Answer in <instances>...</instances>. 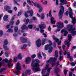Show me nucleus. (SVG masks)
Returning <instances> with one entry per match:
<instances>
[{
    "label": "nucleus",
    "mask_w": 76,
    "mask_h": 76,
    "mask_svg": "<svg viewBox=\"0 0 76 76\" xmlns=\"http://www.w3.org/2000/svg\"><path fill=\"white\" fill-rule=\"evenodd\" d=\"M16 72H15V75H18V74L19 73V72H20V70L21 69V68L20 67V64L19 63H18L17 64V67L16 68Z\"/></svg>",
    "instance_id": "nucleus-10"
},
{
    "label": "nucleus",
    "mask_w": 76,
    "mask_h": 76,
    "mask_svg": "<svg viewBox=\"0 0 76 76\" xmlns=\"http://www.w3.org/2000/svg\"><path fill=\"white\" fill-rule=\"evenodd\" d=\"M18 58L19 59H20V60H21L22 59V55H21V54H20L18 55Z\"/></svg>",
    "instance_id": "nucleus-36"
},
{
    "label": "nucleus",
    "mask_w": 76,
    "mask_h": 76,
    "mask_svg": "<svg viewBox=\"0 0 76 76\" xmlns=\"http://www.w3.org/2000/svg\"><path fill=\"white\" fill-rule=\"evenodd\" d=\"M5 70H6V69L4 68H1L0 69V73H2Z\"/></svg>",
    "instance_id": "nucleus-33"
},
{
    "label": "nucleus",
    "mask_w": 76,
    "mask_h": 76,
    "mask_svg": "<svg viewBox=\"0 0 76 76\" xmlns=\"http://www.w3.org/2000/svg\"><path fill=\"white\" fill-rule=\"evenodd\" d=\"M31 3H33L34 4V6H35V7H36L37 6V5L38 4V3H34V2H33V1H31Z\"/></svg>",
    "instance_id": "nucleus-38"
},
{
    "label": "nucleus",
    "mask_w": 76,
    "mask_h": 76,
    "mask_svg": "<svg viewBox=\"0 0 76 76\" xmlns=\"http://www.w3.org/2000/svg\"><path fill=\"white\" fill-rule=\"evenodd\" d=\"M12 59H10V60H9L7 58H6L5 59H4L3 60V61H5L6 63H8V66L9 68H11V67L10 66H13V64L12 63Z\"/></svg>",
    "instance_id": "nucleus-8"
},
{
    "label": "nucleus",
    "mask_w": 76,
    "mask_h": 76,
    "mask_svg": "<svg viewBox=\"0 0 76 76\" xmlns=\"http://www.w3.org/2000/svg\"><path fill=\"white\" fill-rule=\"evenodd\" d=\"M31 73V70H26L24 73L22 74V76H26L27 74H28V75H30Z\"/></svg>",
    "instance_id": "nucleus-15"
},
{
    "label": "nucleus",
    "mask_w": 76,
    "mask_h": 76,
    "mask_svg": "<svg viewBox=\"0 0 76 76\" xmlns=\"http://www.w3.org/2000/svg\"><path fill=\"white\" fill-rule=\"evenodd\" d=\"M8 18H9L8 15H5L3 17V20L4 21H7V20H8Z\"/></svg>",
    "instance_id": "nucleus-21"
},
{
    "label": "nucleus",
    "mask_w": 76,
    "mask_h": 76,
    "mask_svg": "<svg viewBox=\"0 0 76 76\" xmlns=\"http://www.w3.org/2000/svg\"><path fill=\"white\" fill-rule=\"evenodd\" d=\"M54 19L53 18H51V22L52 24H55L56 23V21H54Z\"/></svg>",
    "instance_id": "nucleus-27"
},
{
    "label": "nucleus",
    "mask_w": 76,
    "mask_h": 76,
    "mask_svg": "<svg viewBox=\"0 0 76 76\" xmlns=\"http://www.w3.org/2000/svg\"><path fill=\"white\" fill-rule=\"evenodd\" d=\"M36 44L37 47H41V40L38 39L36 42Z\"/></svg>",
    "instance_id": "nucleus-16"
},
{
    "label": "nucleus",
    "mask_w": 76,
    "mask_h": 76,
    "mask_svg": "<svg viewBox=\"0 0 76 76\" xmlns=\"http://www.w3.org/2000/svg\"><path fill=\"white\" fill-rule=\"evenodd\" d=\"M72 37L71 35V34H69L68 36V40H66V43L67 45V47H70V42L71 41V39Z\"/></svg>",
    "instance_id": "nucleus-9"
},
{
    "label": "nucleus",
    "mask_w": 76,
    "mask_h": 76,
    "mask_svg": "<svg viewBox=\"0 0 76 76\" xmlns=\"http://www.w3.org/2000/svg\"><path fill=\"white\" fill-rule=\"evenodd\" d=\"M57 64L56 66V67H57V66H58V65H59V61H57Z\"/></svg>",
    "instance_id": "nucleus-59"
},
{
    "label": "nucleus",
    "mask_w": 76,
    "mask_h": 76,
    "mask_svg": "<svg viewBox=\"0 0 76 76\" xmlns=\"http://www.w3.org/2000/svg\"><path fill=\"white\" fill-rule=\"evenodd\" d=\"M38 57L39 58H42V56H41L40 53H38Z\"/></svg>",
    "instance_id": "nucleus-39"
},
{
    "label": "nucleus",
    "mask_w": 76,
    "mask_h": 76,
    "mask_svg": "<svg viewBox=\"0 0 76 76\" xmlns=\"http://www.w3.org/2000/svg\"><path fill=\"white\" fill-rule=\"evenodd\" d=\"M56 27L58 29L55 30V32H59L60 31V28H63L64 27V25H63V23L61 22H59L58 23L56 24Z\"/></svg>",
    "instance_id": "nucleus-6"
},
{
    "label": "nucleus",
    "mask_w": 76,
    "mask_h": 76,
    "mask_svg": "<svg viewBox=\"0 0 76 76\" xmlns=\"http://www.w3.org/2000/svg\"><path fill=\"white\" fill-rule=\"evenodd\" d=\"M65 15H68V12H66L65 13Z\"/></svg>",
    "instance_id": "nucleus-63"
},
{
    "label": "nucleus",
    "mask_w": 76,
    "mask_h": 76,
    "mask_svg": "<svg viewBox=\"0 0 76 76\" xmlns=\"http://www.w3.org/2000/svg\"><path fill=\"white\" fill-rule=\"evenodd\" d=\"M42 54L44 56V57L45 58H46V57H47L46 55H45V53H42Z\"/></svg>",
    "instance_id": "nucleus-43"
},
{
    "label": "nucleus",
    "mask_w": 76,
    "mask_h": 76,
    "mask_svg": "<svg viewBox=\"0 0 76 76\" xmlns=\"http://www.w3.org/2000/svg\"><path fill=\"white\" fill-rule=\"evenodd\" d=\"M69 17L72 19V22L73 23L74 25H75V23H76V20L75 18H73V13H72V10L71 8H69Z\"/></svg>",
    "instance_id": "nucleus-7"
},
{
    "label": "nucleus",
    "mask_w": 76,
    "mask_h": 76,
    "mask_svg": "<svg viewBox=\"0 0 76 76\" xmlns=\"http://www.w3.org/2000/svg\"><path fill=\"white\" fill-rule=\"evenodd\" d=\"M16 0H17L18 1H20V0H15L14 1V2L15 4H17L18 6H19V4L17 3V1Z\"/></svg>",
    "instance_id": "nucleus-31"
},
{
    "label": "nucleus",
    "mask_w": 76,
    "mask_h": 76,
    "mask_svg": "<svg viewBox=\"0 0 76 76\" xmlns=\"http://www.w3.org/2000/svg\"><path fill=\"white\" fill-rule=\"evenodd\" d=\"M60 5L62 10H61V9H60L58 15L59 16V19H61V18L63 17V15L64 13V8L63 7V6L62 5H63L62 3H60Z\"/></svg>",
    "instance_id": "nucleus-4"
},
{
    "label": "nucleus",
    "mask_w": 76,
    "mask_h": 76,
    "mask_svg": "<svg viewBox=\"0 0 76 76\" xmlns=\"http://www.w3.org/2000/svg\"><path fill=\"white\" fill-rule=\"evenodd\" d=\"M27 28V26H26L25 25H23L21 27V28L22 29V30L25 29H26Z\"/></svg>",
    "instance_id": "nucleus-30"
},
{
    "label": "nucleus",
    "mask_w": 76,
    "mask_h": 76,
    "mask_svg": "<svg viewBox=\"0 0 76 76\" xmlns=\"http://www.w3.org/2000/svg\"><path fill=\"white\" fill-rule=\"evenodd\" d=\"M61 3H62L63 4H67V1L66 0H61L60 1Z\"/></svg>",
    "instance_id": "nucleus-26"
},
{
    "label": "nucleus",
    "mask_w": 76,
    "mask_h": 76,
    "mask_svg": "<svg viewBox=\"0 0 76 76\" xmlns=\"http://www.w3.org/2000/svg\"><path fill=\"white\" fill-rule=\"evenodd\" d=\"M53 38L56 42L58 43V45H61V41L59 40L54 35L53 36Z\"/></svg>",
    "instance_id": "nucleus-14"
},
{
    "label": "nucleus",
    "mask_w": 76,
    "mask_h": 76,
    "mask_svg": "<svg viewBox=\"0 0 76 76\" xmlns=\"http://www.w3.org/2000/svg\"><path fill=\"white\" fill-rule=\"evenodd\" d=\"M27 3L28 4H31V1H30V0H27Z\"/></svg>",
    "instance_id": "nucleus-52"
},
{
    "label": "nucleus",
    "mask_w": 76,
    "mask_h": 76,
    "mask_svg": "<svg viewBox=\"0 0 76 76\" xmlns=\"http://www.w3.org/2000/svg\"><path fill=\"white\" fill-rule=\"evenodd\" d=\"M31 58H34L35 57H36V55H35V54H34L33 55H32L31 56Z\"/></svg>",
    "instance_id": "nucleus-48"
},
{
    "label": "nucleus",
    "mask_w": 76,
    "mask_h": 76,
    "mask_svg": "<svg viewBox=\"0 0 76 76\" xmlns=\"http://www.w3.org/2000/svg\"><path fill=\"white\" fill-rule=\"evenodd\" d=\"M29 20L28 18H27L26 21V25L28 23V22H29Z\"/></svg>",
    "instance_id": "nucleus-44"
},
{
    "label": "nucleus",
    "mask_w": 76,
    "mask_h": 76,
    "mask_svg": "<svg viewBox=\"0 0 76 76\" xmlns=\"http://www.w3.org/2000/svg\"><path fill=\"white\" fill-rule=\"evenodd\" d=\"M20 39L23 42H26L27 41V39L23 37H21Z\"/></svg>",
    "instance_id": "nucleus-20"
},
{
    "label": "nucleus",
    "mask_w": 76,
    "mask_h": 76,
    "mask_svg": "<svg viewBox=\"0 0 76 76\" xmlns=\"http://www.w3.org/2000/svg\"><path fill=\"white\" fill-rule=\"evenodd\" d=\"M47 40H48L47 39H42V45H44L45 44V41H46Z\"/></svg>",
    "instance_id": "nucleus-25"
},
{
    "label": "nucleus",
    "mask_w": 76,
    "mask_h": 76,
    "mask_svg": "<svg viewBox=\"0 0 76 76\" xmlns=\"http://www.w3.org/2000/svg\"><path fill=\"white\" fill-rule=\"evenodd\" d=\"M62 54H63V52L62 51H60V56L59 57V59L61 61V60H63V56L61 55H62Z\"/></svg>",
    "instance_id": "nucleus-19"
},
{
    "label": "nucleus",
    "mask_w": 76,
    "mask_h": 76,
    "mask_svg": "<svg viewBox=\"0 0 76 76\" xmlns=\"http://www.w3.org/2000/svg\"><path fill=\"white\" fill-rule=\"evenodd\" d=\"M65 23H68V21L67 20H65L64 22Z\"/></svg>",
    "instance_id": "nucleus-64"
},
{
    "label": "nucleus",
    "mask_w": 76,
    "mask_h": 76,
    "mask_svg": "<svg viewBox=\"0 0 76 76\" xmlns=\"http://www.w3.org/2000/svg\"><path fill=\"white\" fill-rule=\"evenodd\" d=\"M56 3L57 5H58V0H56Z\"/></svg>",
    "instance_id": "nucleus-57"
},
{
    "label": "nucleus",
    "mask_w": 76,
    "mask_h": 76,
    "mask_svg": "<svg viewBox=\"0 0 76 76\" xmlns=\"http://www.w3.org/2000/svg\"><path fill=\"white\" fill-rule=\"evenodd\" d=\"M67 70L64 69V73L65 75H67Z\"/></svg>",
    "instance_id": "nucleus-49"
},
{
    "label": "nucleus",
    "mask_w": 76,
    "mask_h": 76,
    "mask_svg": "<svg viewBox=\"0 0 76 76\" xmlns=\"http://www.w3.org/2000/svg\"><path fill=\"white\" fill-rule=\"evenodd\" d=\"M39 27L40 28V32H41L42 34V35H44V37L46 38V37H47V34L45 33H43L44 31V30L42 29H44V28H45L46 27L45 25L44 24H42L41 25L39 24Z\"/></svg>",
    "instance_id": "nucleus-5"
},
{
    "label": "nucleus",
    "mask_w": 76,
    "mask_h": 76,
    "mask_svg": "<svg viewBox=\"0 0 76 76\" xmlns=\"http://www.w3.org/2000/svg\"><path fill=\"white\" fill-rule=\"evenodd\" d=\"M8 13H12V10H9L8 11Z\"/></svg>",
    "instance_id": "nucleus-56"
},
{
    "label": "nucleus",
    "mask_w": 76,
    "mask_h": 76,
    "mask_svg": "<svg viewBox=\"0 0 76 76\" xmlns=\"http://www.w3.org/2000/svg\"><path fill=\"white\" fill-rule=\"evenodd\" d=\"M4 8L5 10L7 11L8 10H9V9H11V7L9 6L6 5L4 6Z\"/></svg>",
    "instance_id": "nucleus-22"
},
{
    "label": "nucleus",
    "mask_w": 76,
    "mask_h": 76,
    "mask_svg": "<svg viewBox=\"0 0 76 76\" xmlns=\"http://www.w3.org/2000/svg\"><path fill=\"white\" fill-rule=\"evenodd\" d=\"M26 2H24L23 3V6L25 7V5H26Z\"/></svg>",
    "instance_id": "nucleus-61"
},
{
    "label": "nucleus",
    "mask_w": 76,
    "mask_h": 76,
    "mask_svg": "<svg viewBox=\"0 0 76 76\" xmlns=\"http://www.w3.org/2000/svg\"><path fill=\"white\" fill-rule=\"evenodd\" d=\"M28 13L30 14V16H32L33 13V11H32V10H30V11H28L26 12H25V16L26 18H27V17H28V15H27Z\"/></svg>",
    "instance_id": "nucleus-12"
},
{
    "label": "nucleus",
    "mask_w": 76,
    "mask_h": 76,
    "mask_svg": "<svg viewBox=\"0 0 76 76\" xmlns=\"http://www.w3.org/2000/svg\"><path fill=\"white\" fill-rule=\"evenodd\" d=\"M40 62L37 59L32 61L31 63V66H34L32 68V69L34 72H37V71H40V69L39 68L36 67H39V63Z\"/></svg>",
    "instance_id": "nucleus-1"
},
{
    "label": "nucleus",
    "mask_w": 76,
    "mask_h": 76,
    "mask_svg": "<svg viewBox=\"0 0 76 76\" xmlns=\"http://www.w3.org/2000/svg\"><path fill=\"white\" fill-rule=\"evenodd\" d=\"M71 64V66H74L75 65V64H75V63H72Z\"/></svg>",
    "instance_id": "nucleus-55"
},
{
    "label": "nucleus",
    "mask_w": 76,
    "mask_h": 76,
    "mask_svg": "<svg viewBox=\"0 0 76 76\" xmlns=\"http://www.w3.org/2000/svg\"><path fill=\"white\" fill-rule=\"evenodd\" d=\"M17 59H18V58L16 57H15L14 58V60L15 61H17Z\"/></svg>",
    "instance_id": "nucleus-51"
},
{
    "label": "nucleus",
    "mask_w": 76,
    "mask_h": 76,
    "mask_svg": "<svg viewBox=\"0 0 76 76\" xmlns=\"http://www.w3.org/2000/svg\"><path fill=\"white\" fill-rule=\"evenodd\" d=\"M8 32H13V29L12 28H9L7 31Z\"/></svg>",
    "instance_id": "nucleus-29"
},
{
    "label": "nucleus",
    "mask_w": 76,
    "mask_h": 76,
    "mask_svg": "<svg viewBox=\"0 0 76 76\" xmlns=\"http://www.w3.org/2000/svg\"><path fill=\"white\" fill-rule=\"evenodd\" d=\"M69 76H72V72L71 71L69 72Z\"/></svg>",
    "instance_id": "nucleus-50"
},
{
    "label": "nucleus",
    "mask_w": 76,
    "mask_h": 76,
    "mask_svg": "<svg viewBox=\"0 0 76 76\" xmlns=\"http://www.w3.org/2000/svg\"><path fill=\"white\" fill-rule=\"evenodd\" d=\"M19 23H20L19 20H18L17 21V22H16V25H19Z\"/></svg>",
    "instance_id": "nucleus-47"
},
{
    "label": "nucleus",
    "mask_w": 76,
    "mask_h": 76,
    "mask_svg": "<svg viewBox=\"0 0 76 76\" xmlns=\"http://www.w3.org/2000/svg\"><path fill=\"white\" fill-rule=\"evenodd\" d=\"M49 42L50 44H48L45 46V50H47L49 49L48 50V52L49 53H50L53 51V48L51 47V46L52 45V42H51V41L50 40H49Z\"/></svg>",
    "instance_id": "nucleus-3"
},
{
    "label": "nucleus",
    "mask_w": 76,
    "mask_h": 76,
    "mask_svg": "<svg viewBox=\"0 0 76 76\" xmlns=\"http://www.w3.org/2000/svg\"><path fill=\"white\" fill-rule=\"evenodd\" d=\"M45 17V16L44 15V14L42 13L40 15V17L41 18V19H44Z\"/></svg>",
    "instance_id": "nucleus-28"
},
{
    "label": "nucleus",
    "mask_w": 76,
    "mask_h": 76,
    "mask_svg": "<svg viewBox=\"0 0 76 76\" xmlns=\"http://www.w3.org/2000/svg\"><path fill=\"white\" fill-rule=\"evenodd\" d=\"M65 48H66V46H65V45H63V50H64V51H67V52H67V50H64V49H65Z\"/></svg>",
    "instance_id": "nucleus-45"
},
{
    "label": "nucleus",
    "mask_w": 76,
    "mask_h": 76,
    "mask_svg": "<svg viewBox=\"0 0 76 76\" xmlns=\"http://www.w3.org/2000/svg\"><path fill=\"white\" fill-rule=\"evenodd\" d=\"M55 73L56 74L57 76H60L59 75H58V73L59 72V68H58L55 69Z\"/></svg>",
    "instance_id": "nucleus-24"
},
{
    "label": "nucleus",
    "mask_w": 76,
    "mask_h": 76,
    "mask_svg": "<svg viewBox=\"0 0 76 76\" xmlns=\"http://www.w3.org/2000/svg\"><path fill=\"white\" fill-rule=\"evenodd\" d=\"M76 46H73V47H72V49H71V51H73V50H75V49H76Z\"/></svg>",
    "instance_id": "nucleus-46"
},
{
    "label": "nucleus",
    "mask_w": 76,
    "mask_h": 76,
    "mask_svg": "<svg viewBox=\"0 0 76 76\" xmlns=\"http://www.w3.org/2000/svg\"><path fill=\"white\" fill-rule=\"evenodd\" d=\"M51 10L49 12V16L50 17H51L52 16L51 15Z\"/></svg>",
    "instance_id": "nucleus-53"
},
{
    "label": "nucleus",
    "mask_w": 76,
    "mask_h": 76,
    "mask_svg": "<svg viewBox=\"0 0 76 76\" xmlns=\"http://www.w3.org/2000/svg\"><path fill=\"white\" fill-rule=\"evenodd\" d=\"M72 28H73V26L72 25L69 24L66 26L65 29L68 30L69 32H70L72 35L75 36L76 35V28L75 27Z\"/></svg>",
    "instance_id": "nucleus-2"
},
{
    "label": "nucleus",
    "mask_w": 76,
    "mask_h": 76,
    "mask_svg": "<svg viewBox=\"0 0 76 76\" xmlns=\"http://www.w3.org/2000/svg\"><path fill=\"white\" fill-rule=\"evenodd\" d=\"M3 48L5 50H9V48H8L7 46H5L4 45Z\"/></svg>",
    "instance_id": "nucleus-37"
},
{
    "label": "nucleus",
    "mask_w": 76,
    "mask_h": 76,
    "mask_svg": "<svg viewBox=\"0 0 76 76\" xmlns=\"http://www.w3.org/2000/svg\"><path fill=\"white\" fill-rule=\"evenodd\" d=\"M4 44L5 45H7L8 44V41H7V40L5 39L4 42Z\"/></svg>",
    "instance_id": "nucleus-34"
},
{
    "label": "nucleus",
    "mask_w": 76,
    "mask_h": 76,
    "mask_svg": "<svg viewBox=\"0 0 76 76\" xmlns=\"http://www.w3.org/2000/svg\"><path fill=\"white\" fill-rule=\"evenodd\" d=\"M31 62V58H26V64H28Z\"/></svg>",
    "instance_id": "nucleus-23"
},
{
    "label": "nucleus",
    "mask_w": 76,
    "mask_h": 76,
    "mask_svg": "<svg viewBox=\"0 0 76 76\" xmlns=\"http://www.w3.org/2000/svg\"><path fill=\"white\" fill-rule=\"evenodd\" d=\"M32 27H33V26L31 25H29L28 26V27L29 29H32Z\"/></svg>",
    "instance_id": "nucleus-40"
},
{
    "label": "nucleus",
    "mask_w": 76,
    "mask_h": 76,
    "mask_svg": "<svg viewBox=\"0 0 76 76\" xmlns=\"http://www.w3.org/2000/svg\"><path fill=\"white\" fill-rule=\"evenodd\" d=\"M21 12H19L18 14V16H20V15H21Z\"/></svg>",
    "instance_id": "nucleus-54"
},
{
    "label": "nucleus",
    "mask_w": 76,
    "mask_h": 76,
    "mask_svg": "<svg viewBox=\"0 0 76 76\" xmlns=\"http://www.w3.org/2000/svg\"><path fill=\"white\" fill-rule=\"evenodd\" d=\"M32 19H33V20H37V19L35 17H33Z\"/></svg>",
    "instance_id": "nucleus-60"
},
{
    "label": "nucleus",
    "mask_w": 76,
    "mask_h": 76,
    "mask_svg": "<svg viewBox=\"0 0 76 76\" xmlns=\"http://www.w3.org/2000/svg\"><path fill=\"white\" fill-rule=\"evenodd\" d=\"M67 54V56L68 57V58H70V61L72 62V60H73V57L72 56H70V52H67V50H65L64 53V56H66V54Z\"/></svg>",
    "instance_id": "nucleus-11"
},
{
    "label": "nucleus",
    "mask_w": 76,
    "mask_h": 76,
    "mask_svg": "<svg viewBox=\"0 0 76 76\" xmlns=\"http://www.w3.org/2000/svg\"><path fill=\"white\" fill-rule=\"evenodd\" d=\"M5 55L6 57H8L9 56V55L8 54V53H7L6 52L5 53Z\"/></svg>",
    "instance_id": "nucleus-58"
},
{
    "label": "nucleus",
    "mask_w": 76,
    "mask_h": 76,
    "mask_svg": "<svg viewBox=\"0 0 76 76\" xmlns=\"http://www.w3.org/2000/svg\"><path fill=\"white\" fill-rule=\"evenodd\" d=\"M27 45H24L23 47H21V49H25L26 48V47H27Z\"/></svg>",
    "instance_id": "nucleus-32"
},
{
    "label": "nucleus",
    "mask_w": 76,
    "mask_h": 76,
    "mask_svg": "<svg viewBox=\"0 0 76 76\" xmlns=\"http://www.w3.org/2000/svg\"><path fill=\"white\" fill-rule=\"evenodd\" d=\"M47 3H48V2H47V1H45V2H42V4L45 5H46V4H47Z\"/></svg>",
    "instance_id": "nucleus-42"
},
{
    "label": "nucleus",
    "mask_w": 76,
    "mask_h": 76,
    "mask_svg": "<svg viewBox=\"0 0 76 76\" xmlns=\"http://www.w3.org/2000/svg\"><path fill=\"white\" fill-rule=\"evenodd\" d=\"M13 20H14V17H13L10 22V24H8L6 26V28H7V29H8V28H9L10 26H11V25H13V23H14V21H13Z\"/></svg>",
    "instance_id": "nucleus-13"
},
{
    "label": "nucleus",
    "mask_w": 76,
    "mask_h": 76,
    "mask_svg": "<svg viewBox=\"0 0 76 76\" xmlns=\"http://www.w3.org/2000/svg\"><path fill=\"white\" fill-rule=\"evenodd\" d=\"M61 32L62 33H63V32H64V37H66V36L67 35V34H68V32H67V31H65V30L64 29L61 31Z\"/></svg>",
    "instance_id": "nucleus-18"
},
{
    "label": "nucleus",
    "mask_w": 76,
    "mask_h": 76,
    "mask_svg": "<svg viewBox=\"0 0 76 76\" xmlns=\"http://www.w3.org/2000/svg\"><path fill=\"white\" fill-rule=\"evenodd\" d=\"M3 31L1 30L0 31V37H1L3 35Z\"/></svg>",
    "instance_id": "nucleus-41"
},
{
    "label": "nucleus",
    "mask_w": 76,
    "mask_h": 76,
    "mask_svg": "<svg viewBox=\"0 0 76 76\" xmlns=\"http://www.w3.org/2000/svg\"><path fill=\"white\" fill-rule=\"evenodd\" d=\"M36 7H37L38 8H39V12H42V7L41 6L39 5V4H38L37 5Z\"/></svg>",
    "instance_id": "nucleus-17"
},
{
    "label": "nucleus",
    "mask_w": 76,
    "mask_h": 76,
    "mask_svg": "<svg viewBox=\"0 0 76 76\" xmlns=\"http://www.w3.org/2000/svg\"><path fill=\"white\" fill-rule=\"evenodd\" d=\"M18 27H15L14 28V31L15 32H16L17 31H18Z\"/></svg>",
    "instance_id": "nucleus-35"
},
{
    "label": "nucleus",
    "mask_w": 76,
    "mask_h": 76,
    "mask_svg": "<svg viewBox=\"0 0 76 76\" xmlns=\"http://www.w3.org/2000/svg\"><path fill=\"white\" fill-rule=\"evenodd\" d=\"M3 54V51H1V53H0V56H1Z\"/></svg>",
    "instance_id": "nucleus-62"
}]
</instances>
